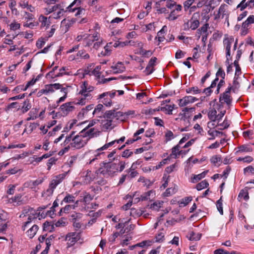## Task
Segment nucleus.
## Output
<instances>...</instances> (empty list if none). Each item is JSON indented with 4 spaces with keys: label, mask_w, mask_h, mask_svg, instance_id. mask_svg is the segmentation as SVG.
<instances>
[{
    "label": "nucleus",
    "mask_w": 254,
    "mask_h": 254,
    "mask_svg": "<svg viewBox=\"0 0 254 254\" xmlns=\"http://www.w3.org/2000/svg\"><path fill=\"white\" fill-rule=\"evenodd\" d=\"M148 210L145 209V207H131L126 208L125 211L127 214H130L133 217H139L141 215H143L144 217H147L148 215V213L146 212L149 211L150 209L154 211H159L158 207H146Z\"/></svg>",
    "instance_id": "nucleus-1"
},
{
    "label": "nucleus",
    "mask_w": 254,
    "mask_h": 254,
    "mask_svg": "<svg viewBox=\"0 0 254 254\" xmlns=\"http://www.w3.org/2000/svg\"><path fill=\"white\" fill-rule=\"evenodd\" d=\"M104 165H106L107 167V172L108 176H114L119 171L122 172L125 168L126 163L124 161H119V163H103Z\"/></svg>",
    "instance_id": "nucleus-2"
},
{
    "label": "nucleus",
    "mask_w": 254,
    "mask_h": 254,
    "mask_svg": "<svg viewBox=\"0 0 254 254\" xmlns=\"http://www.w3.org/2000/svg\"><path fill=\"white\" fill-rule=\"evenodd\" d=\"M88 141V139H85L83 135L80 134V132L78 135L74 136L72 141L70 143L71 148L74 149H80L84 147Z\"/></svg>",
    "instance_id": "nucleus-3"
},
{
    "label": "nucleus",
    "mask_w": 254,
    "mask_h": 254,
    "mask_svg": "<svg viewBox=\"0 0 254 254\" xmlns=\"http://www.w3.org/2000/svg\"><path fill=\"white\" fill-rule=\"evenodd\" d=\"M27 228L29 229L26 231V234L30 239H32L35 236L39 229V227L37 225H31V218H29L28 221L24 223L22 227L23 231H25Z\"/></svg>",
    "instance_id": "nucleus-4"
},
{
    "label": "nucleus",
    "mask_w": 254,
    "mask_h": 254,
    "mask_svg": "<svg viewBox=\"0 0 254 254\" xmlns=\"http://www.w3.org/2000/svg\"><path fill=\"white\" fill-rule=\"evenodd\" d=\"M81 238V234L78 232H69L64 237V240L66 242L68 248L75 245Z\"/></svg>",
    "instance_id": "nucleus-5"
},
{
    "label": "nucleus",
    "mask_w": 254,
    "mask_h": 254,
    "mask_svg": "<svg viewBox=\"0 0 254 254\" xmlns=\"http://www.w3.org/2000/svg\"><path fill=\"white\" fill-rule=\"evenodd\" d=\"M101 134V131L98 129L92 127L88 128L85 127L80 131V134L83 135L86 139H88V140L94 137H96L99 136Z\"/></svg>",
    "instance_id": "nucleus-6"
},
{
    "label": "nucleus",
    "mask_w": 254,
    "mask_h": 254,
    "mask_svg": "<svg viewBox=\"0 0 254 254\" xmlns=\"http://www.w3.org/2000/svg\"><path fill=\"white\" fill-rule=\"evenodd\" d=\"M80 4V0H74L66 7L65 11L75 12V15L76 16H80L84 11V9L79 7Z\"/></svg>",
    "instance_id": "nucleus-7"
},
{
    "label": "nucleus",
    "mask_w": 254,
    "mask_h": 254,
    "mask_svg": "<svg viewBox=\"0 0 254 254\" xmlns=\"http://www.w3.org/2000/svg\"><path fill=\"white\" fill-rule=\"evenodd\" d=\"M104 118H112V119H116L117 120L123 121L125 120L124 113L121 111H116L115 110H112L107 111L105 112Z\"/></svg>",
    "instance_id": "nucleus-8"
},
{
    "label": "nucleus",
    "mask_w": 254,
    "mask_h": 254,
    "mask_svg": "<svg viewBox=\"0 0 254 254\" xmlns=\"http://www.w3.org/2000/svg\"><path fill=\"white\" fill-rule=\"evenodd\" d=\"M232 87L229 86L226 91L221 94L219 98V101L221 104L226 103L227 105L231 104L232 101V97L231 96V91Z\"/></svg>",
    "instance_id": "nucleus-9"
},
{
    "label": "nucleus",
    "mask_w": 254,
    "mask_h": 254,
    "mask_svg": "<svg viewBox=\"0 0 254 254\" xmlns=\"http://www.w3.org/2000/svg\"><path fill=\"white\" fill-rule=\"evenodd\" d=\"M81 90L79 93L82 96L85 97L91 98L90 92L93 91L94 87L91 85H88L87 82L84 81L80 85Z\"/></svg>",
    "instance_id": "nucleus-10"
},
{
    "label": "nucleus",
    "mask_w": 254,
    "mask_h": 254,
    "mask_svg": "<svg viewBox=\"0 0 254 254\" xmlns=\"http://www.w3.org/2000/svg\"><path fill=\"white\" fill-rule=\"evenodd\" d=\"M195 14H194L192 18L188 20L187 22L185 24V29H191V30H195L199 25V20L194 18Z\"/></svg>",
    "instance_id": "nucleus-11"
},
{
    "label": "nucleus",
    "mask_w": 254,
    "mask_h": 254,
    "mask_svg": "<svg viewBox=\"0 0 254 254\" xmlns=\"http://www.w3.org/2000/svg\"><path fill=\"white\" fill-rule=\"evenodd\" d=\"M8 203L14 204L15 203L18 205H21L24 203L26 200L22 195L18 194L7 200Z\"/></svg>",
    "instance_id": "nucleus-12"
},
{
    "label": "nucleus",
    "mask_w": 254,
    "mask_h": 254,
    "mask_svg": "<svg viewBox=\"0 0 254 254\" xmlns=\"http://www.w3.org/2000/svg\"><path fill=\"white\" fill-rule=\"evenodd\" d=\"M99 40V35L97 33L93 35H88L84 38V43L85 47L90 46L92 43L95 41Z\"/></svg>",
    "instance_id": "nucleus-13"
},
{
    "label": "nucleus",
    "mask_w": 254,
    "mask_h": 254,
    "mask_svg": "<svg viewBox=\"0 0 254 254\" xmlns=\"http://www.w3.org/2000/svg\"><path fill=\"white\" fill-rule=\"evenodd\" d=\"M182 6L181 4L175 6L174 8L171 9V11L168 17L169 20H174L179 16V13L182 11Z\"/></svg>",
    "instance_id": "nucleus-14"
},
{
    "label": "nucleus",
    "mask_w": 254,
    "mask_h": 254,
    "mask_svg": "<svg viewBox=\"0 0 254 254\" xmlns=\"http://www.w3.org/2000/svg\"><path fill=\"white\" fill-rule=\"evenodd\" d=\"M65 177V174H61L57 176H55L52 178L49 185L50 187H52L53 188L55 189L57 186L64 179Z\"/></svg>",
    "instance_id": "nucleus-15"
},
{
    "label": "nucleus",
    "mask_w": 254,
    "mask_h": 254,
    "mask_svg": "<svg viewBox=\"0 0 254 254\" xmlns=\"http://www.w3.org/2000/svg\"><path fill=\"white\" fill-rule=\"evenodd\" d=\"M157 60L156 57H153L149 60L148 65L144 71L146 75H149L154 71V67L156 64Z\"/></svg>",
    "instance_id": "nucleus-16"
},
{
    "label": "nucleus",
    "mask_w": 254,
    "mask_h": 254,
    "mask_svg": "<svg viewBox=\"0 0 254 254\" xmlns=\"http://www.w3.org/2000/svg\"><path fill=\"white\" fill-rule=\"evenodd\" d=\"M197 99L191 96H187L179 100V106L184 107L190 103H192L197 101Z\"/></svg>",
    "instance_id": "nucleus-17"
},
{
    "label": "nucleus",
    "mask_w": 254,
    "mask_h": 254,
    "mask_svg": "<svg viewBox=\"0 0 254 254\" xmlns=\"http://www.w3.org/2000/svg\"><path fill=\"white\" fill-rule=\"evenodd\" d=\"M137 192H136L131 197V196H126V199L128 200V202L124 205V206H130L133 204H136L140 200H141L140 196L137 197L138 195L136 194Z\"/></svg>",
    "instance_id": "nucleus-18"
},
{
    "label": "nucleus",
    "mask_w": 254,
    "mask_h": 254,
    "mask_svg": "<svg viewBox=\"0 0 254 254\" xmlns=\"http://www.w3.org/2000/svg\"><path fill=\"white\" fill-rule=\"evenodd\" d=\"M105 119L101 121V126L104 130H111L114 126H113L112 118H104Z\"/></svg>",
    "instance_id": "nucleus-19"
},
{
    "label": "nucleus",
    "mask_w": 254,
    "mask_h": 254,
    "mask_svg": "<svg viewBox=\"0 0 254 254\" xmlns=\"http://www.w3.org/2000/svg\"><path fill=\"white\" fill-rule=\"evenodd\" d=\"M125 137L123 136V137H122L121 138H120L118 140H113V141H112L110 142H109L108 143H106L102 147L97 149L96 150V152H97V155H98L100 154V153H98V152L107 149L109 147H111L113 144H114V143L115 142L119 143L121 142H123L125 141Z\"/></svg>",
    "instance_id": "nucleus-20"
},
{
    "label": "nucleus",
    "mask_w": 254,
    "mask_h": 254,
    "mask_svg": "<svg viewBox=\"0 0 254 254\" xmlns=\"http://www.w3.org/2000/svg\"><path fill=\"white\" fill-rule=\"evenodd\" d=\"M74 108V107L71 105V102L65 103L60 107V109L64 115H67L70 112H71Z\"/></svg>",
    "instance_id": "nucleus-21"
},
{
    "label": "nucleus",
    "mask_w": 254,
    "mask_h": 254,
    "mask_svg": "<svg viewBox=\"0 0 254 254\" xmlns=\"http://www.w3.org/2000/svg\"><path fill=\"white\" fill-rule=\"evenodd\" d=\"M43 181L42 179H37L35 181H29L23 184V187L25 188H30L31 189H34L35 188L36 186L42 184Z\"/></svg>",
    "instance_id": "nucleus-22"
},
{
    "label": "nucleus",
    "mask_w": 254,
    "mask_h": 254,
    "mask_svg": "<svg viewBox=\"0 0 254 254\" xmlns=\"http://www.w3.org/2000/svg\"><path fill=\"white\" fill-rule=\"evenodd\" d=\"M155 196V191L151 190L140 195L141 201L152 200Z\"/></svg>",
    "instance_id": "nucleus-23"
},
{
    "label": "nucleus",
    "mask_w": 254,
    "mask_h": 254,
    "mask_svg": "<svg viewBox=\"0 0 254 254\" xmlns=\"http://www.w3.org/2000/svg\"><path fill=\"white\" fill-rule=\"evenodd\" d=\"M50 17H49L48 18L44 16L43 15H40L39 17L38 20L39 22L41 23V27H46V28H48L51 24L50 21Z\"/></svg>",
    "instance_id": "nucleus-24"
},
{
    "label": "nucleus",
    "mask_w": 254,
    "mask_h": 254,
    "mask_svg": "<svg viewBox=\"0 0 254 254\" xmlns=\"http://www.w3.org/2000/svg\"><path fill=\"white\" fill-rule=\"evenodd\" d=\"M62 85L60 83H54L46 85L45 87L46 89V91L48 94L53 93L55 91V90L60 89Z\"/></svg>",
    "instance_id": "nucleus-25"
},
{
    "label": "nucleus",
    "mask_w": 254,
    "mask_h": 254,
    "mask_svg": "<svg viewBox=\"0 0 254 254\" xmlns=\"http://www.w3.org/2000/svg\"><path fill=\"white\" fill-rule=\"evenodd\" d=\"M111 68L114 73H122L125 70V67L124 64L121 62L118 63L114 66H112Z\"/></svg>",
    "instance_id": "nucleus-26"
},
{
    "label": "nucleus",
    "mask_w": 254,
    "mask_h": 254,
    "mask_svg": "<svg viewBox=\"0 0 254 254\" xmlns=\"http://www.w3.org/2000/svg\"><path fill=\"white\" fill-rule=\"evenodd\" d=\"M112 43L110 42L106 44L104 47V51H102L99 54V56H108L111 55L112 51Z\"/></svg>",
    "instance_id": "nucleus-27"
},
{
    "label": "nucleus",
    "mask_w": 254,
    "mask_h": 254,
    "mask_svg": "<svg viewBox=\"0 0 254 254\" xmlns=\"http://www.w3.org/2000/svg\"><path fill=\"white\" fill-rule=\"evenodd\" d=\"M217 107L216 108H210L208 113V117L209 119L212 122H215L217 120L216 115L217 113Z\"/></svg>",
    "instance_id": "nucleus-28"
},
{
    "label": "nucleus",
    "mask_w": 254,
    "mask_h": 254,
    "mask_svg": "<svg viewBox=\"0 0 254 254\" xmlns=\"http://www.w3.org/2000/svg\"><path fill=\"white\" fill-rule=\"evenodd\" d=\"M226 15V17H228V15L227 14V12L225 9V7L224 6L221 5L218 10L217 14L215 16V18H223L225 17Z\"/></svg>",
    "instance_id": "nucleus-29"
},
{
    "label": "nucleus",
    "mask_w": 254,
    "mask_h": 254,
    "mask_svg": "<svg viewBox=\"0 0 254 254\" xmlns=\"http://www.w3.org/2000/svg\"><path fill=\"white\" fill-rule=\"evenodd\" d=\"M210 162L215 166L220 165L222 163V159L219 155L212 156L210 159Z\"/></svg>",
    "instance_id": "nucleus-30"
},
{
    "label": "nucleus",
    "mask_w": 254,
    "mask_h": 254,
    "mask_svg": "<svg viewBox=\"0 0 254 254\" xmlns=\"http://www.w3.org/2000/svg\"><path fill=\"white\" fill-rule=\"evenodd\" d=\"M187 237L190 241H198L200 239L201 235L191 231L187 235Z\"/></svg>",
    "instance_id": "nucleus-31"
},
{
    "label": "nucleus",
    "mask_w": 254,
    "mask_h": 254,
    "mask_svg": "<svg viewBox=\"0 0 254 254\" xmlns=\"http://www.w3.org/2000/svg\"><path fill=\"white\" fill-rule=\"evenodd\" d=\"M13 108L17 109V110H20V106L18 102H12L8 104L5 107L4 111L6 112H9L10 110H11Z\"/></svg>",
    "instance_id": "nucleus-32"
},
{
    "label": "nucleus",
    "mask_w": 254,
    "mask_h": 254,
    "mask_svg": "<svg viewBox=\"0 0 254 254\" xmlns=\"http://www.w3.org/2000/svg\"><path fill=\"white\" fill-rule=\"evenodd\" d=\"M208 172V171L207 170L203 172L202 173L199 174L194 175L193 178H191V182L193 183H196L199 181L200 180H201V179L204 178V177L207 174Z\"/></svg>",
    "instance_id": "nucleus-33"
},
{
    "label": "nucleus",
    "mask_w": 254,
    "mask_h": 254,
    "mask_svg": "<svg viewBox=\"0 0 254 254\" xmlns=\"http://www.w3.org/2000/svg\"><path fill=\"white\" fill-rule=\"evenodd\" d=\"M31 108V105L29 100H26L23 103V106L20 109L23 113L27 112Z\"/></svg>",
    "instance_id": "nucleus-34"
},
{
    "label": "nucleus",
    "mask_w": 254,
    "mask_h": 254,
    "mask_svg": "<svg viewBox=\"0 0 254 254\" xmlns=\"http://www.w3.org/2000/svg\"><path fill=\"white\" fill-rule=\"evenodd\" d=\"M166 26H164L157 33V36L156 37V39H158V41L159 43L163 42L164 39V33L165 32V29H166Z\"/></svg>",
    "instance_id": "nucleus-35"
},
{
    "label": "nucleus",
    "mask_w": 254,
    "mask_h": 254,
    "mask_svg": "<svg viewBox=\"0 0 254 254\" xmlns=\"http://www.w3.org/2000/svg\"><path fill=\"white\" fill-rule=\"evenodd\" d=\"M94 180L93 175L92 174L91 171H87L86 174L84 179V183L88 184L90 183Z\"/></svg>",
    "instance_id": "nucleus-36"
},
{
    "label": "nucleus",
    "mask_w": 254,
    "mask_h": 254,
    "mask_svg": "<svg viewBox=\"0 0 254 254\" xmlns=\"http://www.w3.org/2000/svg\"><path fill=\"white\" fill-rule=\"evenodd\" d=\"M37 211L38 212L36 213L34 216V218L38 217L39 219L40 220L42 218H44L46 216H48L47 212H45L43 207H41V209L38 210Z\"/></svg>",
    "instance_id": "nucleus-37"
},
{
    "label": "nucleus",
    "mask_w": 254,
    "mask_h": 254,
    "mask_svg": "<svg viewBox=\"0 0 254 254\" xmlns=\"http://www.w3.org/2000/svg\"><path fill=\"white\" fill-rule=\"evenodd\" d=\"M180 146L179 144H177L176 146H174L172 149V153L171 156H173L174 158H176L178 155L181 154L183 153L182 150L179 151V149Z\"/></svg>",
    "instance_id": "nucleus-38"
},
{
    "label": "nucleus",
    "mask_w": 254,
    "mask_h": 254,
    "mask_svg": "<svg viewBox=\"0 0 254 254\" xmlns=\"http://www.w3.org/2000/svg\"><path fill=\"white\" fill-rule=\"evenodd\" d=\"M75 201V197L72 195L68 194L63 199L61 202V205L63 204V202L65 203H71Z\"/></svg>",
    "instance_id": "nucleus-39"
},
{
    "label": "nucleus",
    "mask_w": 254,
    "mask_h": 254,
    "mask_svg": "<svg viewBox=\"0 0 254 254\" xmlns=\"http://www.w3.org/2000/svg\"><path fill=\"white\" fill-rule=\"evenodd\" d=\"M192 199V197L191 196H187L178 201V203L179 205L183 204L184 206H186L189 204V202H190Z\"/></svg>",
    "instance_id": "nucleus-40"
},
{
    "label": "nucleus",
    "mask_w": 254,
    "mask_h": 254,
    "mask_svg": "<svg viewBox=\"0 0 254 254\" xmlns=\"http://www.w3.org/2000/svg\"><path fill=\"white\" fill-rule=\"evenodd\" d=\"M59 8V5L58 4H57V5H55L54 6H52L51 7H47V8H45L44 9L45 10V14H49L52 12H53L55 11H56Z\"/></svg>",
    "instance_id": "nucleus-41"
},
{
    "label": "nucleus",
    "mask_w": 254,
    "mask_h": 254,
    "mask_svg": "<svg viewBox=\"0 0 254 254\" xmlns=\"http://www.w3.org/2000/svg\"><path fill=\"white\" fill-rule=\"evenodd\" d=\"M208 185L209 184L207 181L203 180L196 185V188L198 190H200L207 188Z\"/></svg>",
    "instance_id": "nucleus-42"
},
{
    "label": "nucleus",
    "mask_w": 254,
    "mask_h": 254,
    "mask_svg": "<svg viewBox=\"0 0 254 254\" xmlns=\"http://www.w3.org/2000/svg\"><path fill=\"white\" fill-rule=\"evenodd\" d=\"M246 0H243L237 6V8H240V10L242 11L247 6H250L252 7V5L249 3V1L245 2Z\"/></svg>",
    "instance_id": "nucleus-43"
},
{
    "label": "nucleus",
    "mask_w": 254,
    "mask_h": 254,
    "mask_svg": "<svg viewBox=\"0 0 254 254\" xmlns=\"http://www.w3.org/2000/svg\"><path fill=\"white\" fill-rule=\"evenodd\" d=\"M147 243V242L146 241H142L141 243H138V244H137L136 245L130 246L129 247V249L132 250H133L134 249H135L137 250L138 248H142L145 246L146 245Z\"/></svg>",
    "instance_id": "nucleus-44"
},
{
    "label": "nucleus",
    "mask_w": 254,
    "mask_h": 254,
    "mask_svg": "<svg viewBox=\"0 0 254 254\" xmlns=\"http://www.w3.org/2000/svg\"><path fill=\"white\" fill-rule=\"evenodd\" d=\"M253 151L252 148L247 145H242L239 147V152H250Z\"/></svg>",
    "instance_id": "nucleus-45"
},
{
    "label": "nucleus",
    "mask_w": 254,
    "mask_h": 254,
    "mask_svg": "<svg viewBox=\"0 0 254 254\" xmlns=\"http://www.w3.org/2000/svg\"><path fill=\"white\" fill-rule=\"evenodd\" d=\"M238 197L240 198H243L244 200H247L249 198V193L247 190H241L239 194L238 195Z\"/></svg>",
    "instance_id": "nucleus-46"
},
{
    "label": "nucleus",
    "mask_w": 254,
    "mask_h": 254,
    "mask_svg": "<svg viewBox=\"0 0 254 254\" xmlns=\"http://www.w3.org/2000/svg\"><path fill=\"white\" fill-rule=\"evenodd\" d=\"M139 54L145 57L148 58L152 55L153 53L150 50L146 51L141 48L140 50Z\"/></svg>",
    "instance_id": "nucleus-47"
},
{
    "label": "nucleus",
    "mask_w": 254,
    "mask_h": 254,
    "mask_svg": "<svg viewBox=\"0 0 254 254\" xmlns=\"http://www.w3.org/2000/svg\"><path fill=\"white\" fill-rule=\"evenodd\" d=\"M237 161H243L244 162L249 163L253 161V158L251 156H247L245 157H239L237 159Z\"/></svg>",
    "instance_id": "nucleus-48"
},
{
    "label": "nucleus",
    "mask_w": 254,
    "mask_h": 254,
    "mask_svg": "<svg viewBox=\"0 0 254 254\" xmlns=\"http://www.w3.org/2000/svg\"><path fill=\"white\" fill-rule=\"evenodd\" d=\"M233 39L226 38L224 40V44L225 46L226 49H230L231 44L233 42Z\"/></svg>",
    "instance_id": "nucleus-49"
},
{
    "label": "nucleus",
    "mask_w": 254,
    "mask_h": 254,
    "mask_svg": "<svg viewBox=\"0 0 254 254\" xmlns=\"http://www.w3.org/2000/svg\"><path fill=\"white\" fill-rule=\"evenodd\" d=\"M77 56L82 57L84 59H88L90 58L89 54L86 53L84 50H80L78 51L77 54Z\"/></svg>",
    "instance_id": "nucleus-50"
},
{
    "label": "nucleus",
    "mask_w": 254,
    "mask_h": 254,
    "mask_svg": "<svg viewBox=\"0 0 254 254\" xmlns=\"http://www.w3.org/2000/svg\"><path fill=\"white\" fill-rule=\"evenodd\" d=\"M115 94H116L115 91H114L112 92H105V93H103L100 94L99 96V98L101 99L106 96H109L111 98H112L115 96Z\"/></svg>",
    "instance_id": "nucleus-51"
},
{
    "label": "nucleus",
    "mask_w": 254,
    "mask_h": 254,
    "mask_svg": "<svg viewBox=\"0 0 254 254\" xmlns=\"http://www.w3.org/2000/svg\"><path fill=\"white\" fill-rule=\"evenodd\" d=\"M64 12V9H61L57 12H54L52 16L55 19L60 18L63 15Z\"/></svg>",
    "instance_id": "nucleus-52"
},
{
    "label": "nucleus",
    "mask_w": 254,
    "mask_h": 254,
    "mask_svg": "<svg viewBox=\"0 0 254 254\" xmlns=\"http://www.w3.org/2000/svg\"><path fill=\"white\" fill-rule=\"evenodd\" d=\"M38 110L36 108L32 109L28 114L29 116H31L35 120L37 118Z\"/></svg>",
    "instance_id": "nucleus-53"
},
{
    "label": "nucleus",
    "mask_w": 254,
    "mask_h": 254,
    "mask_svg": "<svg viewBox=\"0 0 254 254\" xmlns=\"http://www.w3.org/2000/svg\"><path fill=\"white\" fill-rule=\"evenodd\" d=\"M10 27L11 30L15 31L20 28V23L14 21L10 24Z\"/></svg>",
    "instance_id": "nucleus-54"
},
{
    "label": "nucleus",
    "mask_w": 254,
    "mask_h": 254,
    "mask_svg": "<svg viewBox=\"0 0 254 254\" xmlns=\"http://www.w3.org/2000/svg\"><path fill=\"white\" fill-rule=\"evenodd\" d=\"M244 173L245 175L249 173H254V167L252 166H249L244 169Z\"/></svg>",
    "instance_id": "nucleus-55"
},
{
    "label": "nucleus",
    "mask_w": 254,
    "mask_h": 254,
    "mask_svg": "<svg viewBox=\"0 0 254 254\" xmlns=\"http://www.w3.org/2000/svg\"><path fill=\"white\" fill-rule=\"evenodd\" d=\"M55 189L53 188L52 187H50L49 185V188L46 191H45L43 193V196L47 195V196H51L53 194V192L54 191Z\"/></svg>",
    "instance_id": "nucleus-56"
},
{
    "label": "nucleus",
    "mask_w": 254,
    "mask_h": 254,
    "mask_svg": "<svg viewBox=\"0 0 254 254\" xmlns=\"http://www.w3.org/2000/svg\"><path fill=\"white\" fill-rule=\"evenodd\" d=\"M165 137L167 141H170L174 138V134L171 130H167L165 133Z\"/></svg>",
    "instance_id": "nucleus-57"
},
{
    "label": "nucleus",
    "mask_w": 254,
    "mask_h": 254,
    "mask_svg": "<svg viewBox=\"0 0 254 254\" xmlns=\"http://www.w3.org/2000/svg\"><path fill=\"white\" fill-rule=\"evenodd\" d=\"M194 0H187L184 3V6L185 10H187L194 2Z\"/></svg>",
    "instance_id": "nucleus-58"
},
{
    "label": "nucleus",
    "mask_w": 254,
    "mask_h": 254,
    "mask_svg": "<svg viewBox=\"0 0 254 254\" xmlns=\"http://www.w3.org/2000/svg\"><path fill=\"white\" fill-rule=\"evenodd\" d=\"M8 189L7 190L6 192L8 194H13L15 191V189L16 188V186L15 185H10L8 187Z\"/></svg>",
    "instance_id": "nucleus-59"
},
{
    "label": "nucleus",
    "mask_w": 254,
    "mask_h": 254,
    "mask_svg": "<svg viewBox=\"0 0 254 254\" xmlns=\"http://www.w3.org/2000/svg\"><path fill=\"white\" fill-rule=\"evenodd\" d=\"M74 134V131H72L71 132V133L68 135V136H67L66 137V138L64 141V143L65 144H67L68 143H70L72 141V139H73V134Z\"/></svg>",
    "instance_id": "nucleus-60"
},
{
    "label": "nucleus",
    "mask_w": 254,
    "mask_h": 254,
    "mask_svg": "<svg viewBox=\"0 0 254 254\" xmlns=\"http://www.w3.org/2000/svg\"><path fill=\"white\" fill-rule=\"evenodd\" d=\"M216 75L217 76V77H218V76H220L222 78V79H224L225 78V72L224 71V70L222 69V68L221 67H220L216 74Z\"/></svg>",
    "instance_id": "nucleus-61"
},
{
    "label": "nucleus",
    "mask_w": 254,
    "mask_h": 254,
    "mask_svg": "<svg viewBox=\"0 0 254 254\" xmlns=\"http://www.w3.org/2000/svg\"><path fill=\"white\" fill-rule=\"evenodd\" d=\"M56 161L57 159L54 157L51 158L50 159H49L48 162L47 163L48 169L49 170H50L52 165L55 164Z\"/></svg>",
    "instance_id": "nucleus-62"
},
{
    "label": "nucleus",
    "mask_w": 254,
    "mask_h": 254,
    "mask_svg": "<svg viewBox=\"0 0 254 254\" xmlns=\"http://www.w3.org/2000/svg\"><path fill=\"white\" fill-rule=\"evenodd\" d=\"M92 199V197L88 193H86L83 198V201L85 204H88L89 202Z\"/></svg>",
    "instance_id": "nucleus-63"
},
{
    "label": "nucleus",
    "mask_w": 254,
    "mask_h": 254,
    "mask_svg": "<svg viewBox=\"0 0 254 254\" xmlns=\"http://www.w3.org/2000/svg\"><path fill=\"white\" fill-rule=\"evenodd\" d=\"M103 108V105H102V104L97 105L92 112V115L96 114L97 113L101 112Z\"/></svg>",
    "instance_id": "nucleus-64"
}]
</instances>
